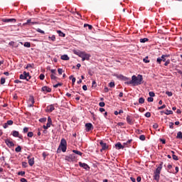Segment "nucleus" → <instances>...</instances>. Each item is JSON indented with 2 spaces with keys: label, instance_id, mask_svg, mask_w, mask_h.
Instances as JSON below:
<instances>
[{
  "label": "nucleus",
  "instance_id": "nucleus-45",
  "mask_svg": "<svg viewBox=\"0 0 182 182\" xmlns=\"http://www.w3.org/2000/svg\"><path fill=\"white\" fill-rule=\"evenodd\" d=\"M49 124H46V125H43V129H44L45 130H48V129H49Z\"/></svg>",
  "mask_w": 182,
  "mask_h": 182
},
{
  "label": "nucleus",
  "instance_id": "nucleus-14",
  "mask_svg": "<svg viewBox=\"0 0 182 182\" xmlns=\"http://www.w3.org/2000/svg\"><path fill=\"white\" fill-rule=\"evenodd\" d=\"M87 132H90V130H93V124L92 123H87L85 124Z\"/></svg>",
  "mask_w": 182,
  "mask_h": 182
},
{
  "label": "nucleus",
  "instance_id": "nucleus-24",
  "mask_svg": "<svg viewBox=\"0 0 182 182\" xmlns=\"http://www.w3.org/2000/svg\"><path fill=\"white\" fill-rule=\"evenodd\" d=\"M132 139H129L127 142H124L123 145L124 147H127L129 146V144H130V143H132Z\"/></svg>",
  "mask_w": 182,
  "mask_h": 182
},
{
  "label": "nucleus",
  "instance_id": "nucleus-25",
  "mask_svg": "<svg viewBox=\"0 0 182 182\" xmlns=\"http://www.w3.org/2000/svg\"><path fill=\"white\" fill-rule=\"evenodd\" d=\"M139 42H140L141 43H146V42H149V38H141V39L139 40Z\"/></svg>",
  "mask_w": 182,
  "mask_h": 182
},
{
  "label": "nucleus",
  "instance_id": "nucleus-36",
  "mask_svg": "<svg viewBox=\"0 0 182 182\" xmlns=\"http://www.w3.org/2000/svg\"><path fill=\"white\" fill-rule=\"evenodd\" d=\"M86 26H88V29L90 31H92L93 26H92V25H89V24H84V28H86Z\"/></svg>",
  "mask_w": 182,
  "mask_h": 182
},
{
  "label": "nucleus",
  "instance_id": "nucleus-55",
  "mask_svg": "<svg viewBox=\"0 0 182 182\" xmlns=\"http://www.w3.org/2000/svg\"><path fill=\"white\" fill-rule=\"evenodd\" d=\"M39 77H40V80H43L45 79V75L41 74L40 76H39Z\"/></svg>",
  "mask_w": 182,
  "mask_h": 182
},
{
  "label": "nucleus",
  "instance_id": "nucleus-6",
  "mask_svg": "<svg viewBox=\"0 0 182 182\" xmlns=\"http://www.w3.org/2000/svg\"><path fill=\"white\" fill-rule=\"evenodd\" d=\"M127 122L128 124H130L131 126L134 124V118L130 115H127Z\"/></svg>",
  "mask_w": 182,
  "mask_h": 182
},
{
  "label": "nucleus",
  "instance_id": "nucleus-44",
  "mask_svg": "<svg viewBox=\"0 0 182 182\" xmlns=\"http://www.w3.org/2000/svg\"><path fill=\"white\" fill-rule=\"evenodd\" d=\"M28 137H33V132H29L27 134Z\"/></svg>",
  "mask_w": 182,
  "mask_h": 182
},
{
  "label": "nucleus",
  "instance_id": "nucleus-23",
  "mask_svg": "<svg viewBox=\"0 0 182 182\" xmlns=\"http://www.w3.org/2000/svg\"><path fill=\"white\" fill-rule=\"evenodd\" d=\"M48 39L49 41H52V42H55L56 41V36L55 35L50 36Z\"/></svg>",
  "mask_w": 182,
  "mask_h": 182
},
{
  "label": "nucleus",
  "instance_id": "nucleus-21",
  "mask_svg": "<svg viewBox=\"0 0 182 182\" xmlns=\"http://www.w3.org/2000/svg\"><path fill=\"white\" fill-rule=\"evenodd\" d=\"M62 60H69V56L68 55H63L60 57Z\"/></svg>",
  "mask_w": 182,
  "mask_h": 182
},
{
  "label": "nucleus",
  "instance_id": "nucleus-61",
  "mask_svg": "<svg viewBox=\"0 0 182 182\" xmlns=\"http://www.w3.org/2000/svg\"><path fill=\"white\" fill-rule=\"evenodd\" d=\"M136 133H137L138 134H141V133H143V130L137 129L136 131Z\"/></svg>",
  "mask_w": 182,
  "mask_h": 182
},
{
  "label": "nucleus",
  "instance_id": "nucleus-2",
  "mask_svg": "<svg viewBox=\"0 0 182 182\" xmlns=\"http://www.w3.org/2000/svg\"><path fill=\"white\" fill-rule=\"evenodd\" d=\"M73 53L74 55H77L79 58H82V61L85 62V60H90V54L87 53L86 51H80V50H73Z\"/></svg>",
  "mask_w": 182,
  "mask_h": 182
},
{
  "label": "nucleus",
  "instance_id": "nucleus-41",
  "mask_svg": "<svg viewBox=\"0 0 182 182\" xmlns=\"http://www.w3.org/2000/svg\"><path fill=\"white\" fill-rule=\"evenodd\" d=\"M172 159H173V160H175L176 161H178V156H177L175 155V154H173V155H172Z\"/></svg>",
  "mask_w": 182,
  "mask_h": 182
},
{
  "label": "nucleus",
  "instance_id": "nucleus-3",
  "mask_svg": "<svg viewBox=\"0 0 182 182\" xmlns=\"http://www.w3.org/2000/svg\"><path fill=\"white\" fill-rule=\"evenodd\" d=\"M61 150L63 153H65L66 150H68V142L66 141V139H62L60 140V143L58 147V150Z\"/></svg>",
  "mask_w": 182,
  "mask_h": 182
},
{
  "label": "nucleus",
  "instance_id": "nucleus-11",
  "mask_svg": "<svg viewBox=\"0 0 182 182\" xmlns=\"http://www.w3.org/2000/svg\"><path fill=\"white\" fill-rule=\"evenodd\" d=\"M162 168H163V162H161L159 166L156 168V169L155 170V171L154 173L161 174Z\"/></svg>",
  "mask_w": 182,
  "mask_h": 182
},
{
  "label": "nucleus",
  "instance_id": "nucleus-50",
  "mask_svg": "<svg viewBox=\"0 0 182 182\" xmlns=\"http://www.w3.org/2000/svg\"><path fill=\"white\" fill-rule=\"evenodd\" d=\"M145 117H151V114L148 112L144 114Z\"/></svg>",
  "mask_w": 182,
  "mask_h": 182
},
{
  "label": "nucleus",
  "instance_id": "nucleus-15",
  "mask_svg": "<svg viewBox=\"0 0 182 182\" xmlns=\"http://www.w3.org/2000/svg\"><path fill=\"white\" fill-rule=\"evenodd\" d=\"M118 79H120L121 80H124V82L127 81V80H130V78L124 76L123 75H119L117 76Z\"/></svg>",
  "mask_w": 182,
  "mask_h": 182
},
{
  "label": "nucleus",
  "instance_id": "nucleus-31",
  "mask_svg": "<svg viewBox=\"0 0 182 182\" xmlns=\"http://www.w3.org/2000/svg\"><path fill=\"white\" fill-rule=\"evenodd\" d=\"M55 75H56V74H51V75H50V79H51V80H56V79H58V77H56Z\"/></svg>",
  "mask_w": 182,
  "mask_h": 182
},
{
  "label": "nucleus",
  "instance_id": "nucleus-56",
  "mask_svg": "<svg viewBox=\"0 0 182 182\" xmlns=\"http://www.w3.org/2000/svg\"><path fill=\"white\" fill-rule=\"evenodd\" d=\"M99 106H100V107H105V104L104 102H101L99 103Z\"/></svg>",
  "mask_w": 182,
  "mask_h": 182
},
{
  "label": "nucleus",
  "instance_id": "nucleus-46",
  "mask_svg": "<svg viewBox=\"0 0 182 182\" xmlns=\"http://www.w3.org/2000/svg\"><path fill=\"white\" fill-rule=\"evenodd\" d=\"M163 109H166V105H163L162 106L158 107V110H163Z\"/></svg>",
  "mask_w": 182,
  "mask_h": 182
},
{
  "label": "nucleus",
  "instance_id": "nucleus-10",
  "mask_svg": "<svg viewBox=\"0 0 182 182\" xmlns=\"http://www.w3.org/2000/svg\"><path fill=\"white\" fill-rule=\"evenodd\" d=\"M41 91L43 92V93H50L52 92V88L48 87V86H43L41 88Z\"/></svg>",
  "mask_w": 182,
  "mask_h": 182
},
{
  "label": "nucleus",
  "instance_id": "nucleus-34",
  "mask_svg": "<svg viewBox=\"0 0 182 182\" xmlns=\"http://www.w3.org/2000/svg\"><path fill=\"white\" fill-rule=\"evenodd\" d=\"M161 62L162 61V59H161V57H159L157 59H156V63H158V65H161Z\"/></svg>",
  "mask_w": 182,
  "mask_h": 182
},
{
  "label": "nucleus",
  "instance_id": "nucleus-39",
  "mask_svg": "<svg viewBox=\"0 0 182 182\" xmlns=\"http://www.w3.org/2000/svg\"><path fill=\"white\" fill-rule=\"evenodd\" d=\"M166 95H167V96H168V97H171V96H173V92H171L170 91H166Z\"/></svg>",
  "mask_w": 182,
  "mask_h": 182
},
{
  "label": "nucleus",
  "instance_id": "nucleus-47",
  "mask_svg": "<svg viewBox=\"0 0 182 182\" xmlns=\"http://www.w3.org/2000/svg\"><path fill=\"white\" fill-rule=\"evenodd\" d=\"M168 65H170V59L165 61L164 66H168Z\"/></svg>",
  "mask_w": 182,
  "mask_h": 182
},
{
  "label": "nucleus",
  "instance_id": "nucleus-8",
  "mask_svg": "<svg viewBox=\"0 0 182 182\" xmlns=\"http://www.w3.org/2000/svg\"><path fill=\"white\" fill-rule=\"evenodd\" d=\"M78 164L80 167H82L85 170H87V171H89V170H90V167L89 166V165L85 163L79 162Z\"/></svg>",
  "mask_w": 182,
  "mask_h": 182
},
{
  "label": "nucleus",
  "instance_id": "nucleus-1",
  "mask_svg": "<svg viewBox=\"0 0 182 182\" xmlns=\"http://www.w3.org/2000/svg\"><path fill=\"white\" fill-rule=\"evenodd\" d=\"M143 82V75H132V80L125 82V85H134V86H139V85H141Z\"/></svg>",
  "mask_w": 182,
  "mask_h": 182
},
{
  "label": "nucleus",
  "instance_id": "nucleus-17",
  "mask_svg": "<svg viewBox=\"0 0 182 182\" xmlns=\"http://www.w3.org/2000/svg\"><path fill=\"white\" fill-rule=\"evenodd\" d=\"M154 180H155L156 182L160 181V173L154 172Z\"/></svg>",
  "mask_w": 182,
  "mask_h": 182
},
{
  "label": "nucleus",
  "instance_id": "nucleus-27",
  "mask_svg": "<svg viewBox=\"0 0 182 182\" xmlns=\"http://www.w3.org/2000/svg\"><path fill=\"white\" fill-rule=\"evenodd\" d=\"M73 152H74L75 154H77L78 156H82L83 154V153L77 150H73Z\"/></svg>",
  "mask_w": 182,
  "mask_h": 182
},
{
  "label": "nucleus",
  "instance_id": "nucleus-37",
  "mask_svg": "<svg viewBox=\"0 0 182 182\" xmlns=\"http://www.w3.org/2000/svg\"><path fill=\"white\" fill-rule=\"evenodd\" d=\"M139 103L140 105H143V103H144V99L143 97H140V98L139 99Z\"/></svg>",
  "mask_w": 182,
  "mask_h": 182
},
{
  "label": "nucleus",
  "instance_id": "nucleus-60",
  "mask_svg": "<svg viewBox=\"0 0 182 182\" xmlns=\"http://www.w3.org/2000/svg\"><path fill=\"white\" fill-rule=\"evenodd\" d=\"M161 58H163L164 59V58H170V55H168V54L162 55H161Z\"/></svg>",
  "mask_w": 182,
  "mask_h": 182
},
{
  "label": "nucleus",
  "instance_id": "nucleus-48",
  "mask_svg": "<svg viewBox=\"0 0 182 182\" xmlns=\"http://www.w3.org/2000/svg\"><path fill=\"white\" fill-rule=\"evenodd\" d=\"M169 128L174 129V122H169Z\"/></svg>",
  "mask_w": 182,
  "mask_h": 182
},
{
  "label": "nucleus",
  "instance_id": "nucleus-63",
  "mask_svg": "<svg viewBox=\"0 0 182 182\" xmlns=\"http://www.w3.org/2000/svg\"><path fill=\"white\" fill-rule=\"evenodd\" d=\"M14 83H16V84H18V83H22V81H21V80H14Z\"/></svg>",
  "mask_w": 182,
  "mask_h": 182
},
{
  "label": "nucleus",
  "instance_id": "nucleus-57",
  "mask_svg": "<svg viewBox=\"0 0 182 182\" xmlns=\"http://www.w3.org/2000/svg\"><path fill=\"white\" fill-rule=\"evenodd\" d=\"M5 82H6L5 78L1 77V85H4L5 83Z\"/></svg>",
  "mask_w": 182,
  "mask_h": 182
},
{
  "label": "nucleus",
  "instance_id": "nucleus-52",
  "mask_svg": "<svg viewBox=\"0 0 182 182\" xmlns=\"http://www.w3.org/2000/svg\"><path fill=\"white\" fill-rule=\"evenodd\" d=\"M58 72L59 75H62V73H63V69L62 68H58Z\"/></svg>",
  "mask_w": 182,
  "mask_h": 182
},
{
  "label": "nucleus",
  "instance_id": "nucleus-64",
  "mask_svg": "<svg viewBox=\"0 0 182 182\" xmlns=\"http://www.w3.org/2000/svg\"><path fill=\"white\" fill-rule=\"evenodd\" d=\"M21 182H28V180H26V178H22L21 179Z\"/></svg>",
  "mask_w": 182,
  "mask_h": 182
},
{
  "label": "nucleus",
  "instance_id": "nucleus-38",
  "mask_svg": "<svg viewBox=\"0 0 182 182\" xmlns=\"http://www.w3.org/2000/svg\"><path fill=\"white\" fill-rule=\"evenodd\" d=\"M139 140H141V141H144V140H146V136L140 135Z\"/></svg>",
  "mask_w": 182,
  "mask_h": 182
},
{
  "label": "nucleus",
  "instance_id": "nucleus-62",
  "mask_svg": "<svg viewBox=\"0 0 182 182\" xmlns=\"http://www.w3.org/2000/svg\"><path fill=\"white\" fill-rule=\"evenodd\" d=\"M8 124H7V122H6V123H4V124H3V127H4V129H8Z\"/></svg>",
  "mask_w": 182,
  "mask_h": 182
},
{
  "label": "nucleus",
  "instance_id": "nucleus-29",
  "mask_svg": "<svg viewBox=\"0 0 182 182\" xmlns=\"http://www.w3.org/2000/svg\"><path fill=\"white\" fill-rule=\"evenodd\" d=\"M143 62L144 63H150V60L149 59V56H146L143 59Z\"/></svg>",
  "mask_w": 182,
  "mask_h": 182
},
{
  "label": "nucleus",
  "instance_id": "nucleus-28",
  "mask_svg": "<svg viewBox=\"0 0 182 182\" xmlns=\"http://www.w3.org/2000/svg\"><path fill=\"white\" fill-rule=\"evenodd\" d=\"M47 124L49 125V127H50V126H52V119L50 118V117H48Z\"/></svg>",
  "mask_w": 182,
  "mask_h": 182
},
{
  "label": "nucleus",
  "instance_id": "nucleus-35",
  "mask_svg": "<svg viewBox=\"0 0 182 182\" xmlns=\"http://www.w3.org/2000/svg\"><path fill=\"white\" fill-rule=\"evenodd\" d=\"M47 119L46 117L41 118L39 119L40 123H45L46 122Z\"/></svg>",
  "mask_w": 182,
  "mask_h": 182
},
{
  "label": "nucleus",
  "instance_id": "nucleus-33",
  "mask_svg": "<svg viewBox=\"0 0 182 182\" xmlns=\"http://www.w3.org/2000/svg\"><path fill=\"white\" fill-rule=\"evenodd\" d=\"M165 114H166V116H168V114H173V111L166 109V112H165Z\"/></svg>",
  "mask_w": 182,
  "mask_h": 182
},
{
  "label": "nucleus",
  "instance_id": "nucleus-42",
  "mask_svg": "<svg viewBox=\"0 0 182 182\" xmlns=\"http://www.w3.org/2000/svg\"><path fill=\"white\" fill-rule=\"evenodd\" d=\"M149 95L150 97H154V96H156V94L154 93V92H149Z\"/></svg>",
  "mask_w": 182,
  "mask_h": 182
},
{
  "label": "nucleus",
  "instance_id": "nucleus-16",
  "mask_svg": "<svg viewBox=\"0 0 182 182\" xmlns=\"http://www.w3.org/2000/svg\"><path fill=\"white\" fill-rule=\"evenodd\" d=\"M2 22L9 23V22H16V19L15 18H3Z\"/></svg>",
  "mask_w": 182,
  "mask_h": 182
},
{
  "label": "nucleus",
  "instance_id": "nucleus-30",
  "mask_svg": "<svg viewBox=\"0 0 182 182\" xmlns=\"http://www.w3.org/2000/svg\"><path fill=\"white\" fill-rule=\"evenodd\" d=\"M176 139H180L181 140H182V132H178L177 133Z\"/></svg>",
  "mask_w": 182,
  "mask_h": 182
},
{
  "label": "nucleus",
  "instance_id": "nucleus-19",
  "mask_svg": "<svg viewBox=\"0 0 182 182\" xmlns=\"http://www.w3.org/2000/svg\"><path fill=\"white\" fill-rule=\"evenodd\" d=\"M115 147H117L118 149V150H122L123 149H124V146L123 145H122V143L118 142L115 144Z\"/></svg>",
  "mask_w": 182,
  "mask_h": 182
},
{
  "label": "nucleus",
  "instance_id": "nucleus-40",
  "mask_svg": "<svg viewBox=\"0 0 182 182\" xmlns=\"http://www.w3.org/2000/svg\"><path fill=\"white\" fill-rule=\"evenodd\" d=\"M24 46L25 48H31V43L29 42L24 43Z\"/></svg>",
  "mask_w": 182,
  "mask_h": 182
},
{
  "label": "nucleus",
  "instance_id": "nucleus-26",
  "mask_svg": "<svg viewBox=\"0 0 182 182\" xmlns=\"http://www.w3.org/2000/svg\"><path fill=\"white\" fill-rule=\"evenodd\" d=\"M15 151H16V153H21V151H22V147H21V146H18L15 149Z\"/></svg>",
  "mask_w": 182,
  "mask_h": 182
},
{
  "label": "nucleus",
  "instance_id": "nucleus-32",
  "mask_svg": "<svg viewBox=\"0 0 182 182\" xmlns=\"http://www.w3.org/2000/svg\"><path fill=\"white\" fill-rule=\"evenodd\" d=\"M29 102H31V105H30L31 107H33V105L35 104V100L33 99V97L30 99Z\"/></svg>",
  "mask_w": 182,
  "mask_h": 182
},
{
  "label": "nucleus",
  "instance_id": "nucleus-7",
  "mask_svg": "<svg viewBox=\"0 0 182 182\" xmlns=\"http://www.w3.org/2000/svg\"><path fill=\"white\" fill-rule=\"evenodd\" d=\"M100 144L102 146L100 151H103V150H107V149H109V145H107L106 143H104L103 141H100Z\"/></svg>",
  "mask_w": 182,
  "mask_h": 182
},
{
  "label": "nucleus",
  "instance_id": "nucleus-20",
  "mask_svg": "<svg viewBox=\"0 0 182 182\" xmlns=\"http://www.w3.org/2000/svg\"><path fill=\"white\" fill-rule=\"evenodd\" d=\"M57 33H58L59 36H60L61 38H65V36H66V34H65L60 30L57 31Z\"/></svg>",
  "mask_w": 182,
  "mask_h": 182
},
{
  "label": "nucleus",
  "instance_id": "nucleus-43",
  "mask_svg": "<svg viewBox=\"0 0 182 182\" xmlns=\"http://www.w3.org/2000/svg\"><path fill=\"white\" fill-rule=\"evenodd\" d=\"M6 123H7V124H8L9 126H12V124H14V121H12V120H8V121L6 122Z\"/></svg>",
  "mask_w": 182,
  "mask_h": 182
},
{
  "label": "nucleus",
  "instance_id": "nucleus-9",
  "mask_svg": "<svg viewBox=\"0 0 182 182\" xmlns=\"http://www.w3.org/2000/svg\"><path fill=\"white\" fill-rule=\"evenodd\" d=\"M53 110H55L54 105H50L46 107V112H47V113H52V112H53Z\"/></svg>",
  "mask_w": 182,
  "mask_h": 182
},
{
  "label": "nucleus",
  "instance_id": "nucleus-5",
  "mask_svg": "<svg viewBox=\"0 0 182 182\" xmlns=\"http://www.w3.org/2000/svg\"><path fill=\"white\" fill-rule=\"evenodd\" d=\"M26 25H29V26H31V25H38V22L32 21V18H29L26 23H23V26H26Z\"/></svg>",
  "mask_w": 182,
  "mask_h": 182
},
{
  "label": "nucleus",
  "instance_id": "nucleus-13",
  "mask_svg": "<svg viewBox=\"0 0 182 182\" xmlns=\"http://www.w3.org/2000/svg\"><path fill=\"white\" fill-rule=\"evenodd\" d=\"M28 164L29 166H31V167H32V166H33V164H35V158H31V156H28Z\"/></svg>",
  "mask_w": 182,
  "mask_h": 182
},
{
  "label": "nucleus",
  "instance_id": "nucleus-59",
  "mask_svg": "<svg viewBox=\"0 0 182 182\" xmlns=\"http://www.w3.org/2000/svg\"><path fill=\"white\" fill-rule=\"evenodd\" d=\"M50 71L51 72L52 75H56V70L51 69Z\"/></svg>",
  "mask_w": 182,
  "mask_h": 182
},
{
  "label": "nucleus",
  "instance_id": "nucleus-49",
  "mask_svg": "<svg viewBox=\"0 0 182 182\" xmlns=\"http://www.w3.org/2000/svg\"><path fill=\"white\" fill-rule=\"evenodd\" d=\"M28 132H29V128L28 127H24L23 132V133H28Z\"/></svg>",
  "mask_w": 182,
  "mask_h": 182
},
{
  "label": "nucleus",
  "instance_id": "nucleus-54",
  "mask_svg": "<svg viewBox=\"0 0 182 182\" xmlns=\"http://www.w3.org/2000/svg\"><path fill=\"white\" fill-rule=\"evenodd\" d=\"M109 87H114V82H111L109 83Z\"/></svg>",
  "mask_w": 182,
  "mask_h": 182
},
{
  "label": "nucleus",
  "instance_id": "nucleus-18",
  "mask_svg": "<svg viewBox=\"0 0 182 182\" xmlns=\"http://www.w3.org/2000/svg\"><path fill=\"white\" fill-rule=\"evenodd\" d=\"M11 134L14 137H19V139H22V137L19 136V132L18 131H13Z\"/></svg>",
  "mask_w": 182,
  "mask_h": 182
},
{
  "label": "nucleus",
  "instance_id": "nucleus-51",
  "mask_svg": "<svg viewBox=\"0 0 182 182\" xmlns=\"http://www.w3.org/2000/svg\"><path fill=\"white\" fill-rule=\"evenodd\" d=\"M18 176H25V171H19L18 173Z\"/></svg>",
  "mask_w": 182,
  "mask_h": 182
},
{
  "label": "nucleus",
  "instance_id": "nucleus-53",
  "mask_svg": "<svg viewBox=\"0 0 182 182\" xmlns=\"http://www.w3.org/2000/svg\"><path fill=\"white\" fill-rule=\"evenodd\" d=\"M59 86H62V83L58 82V84L54 85L53 87L56 88V87H59Z\"/></svg>",
  "mask_w": 182,
  "mask_h": 182
},
{
  "label": "nucleus",
  "instance_id": "nucleus-58",
  "mask_svg": "<svg viewBox=\"0 0 182 182\" xmlns=\"http://www.w3.org/2000/svg\"><path fill=\"white\" fill-rule=\"evenodd\" d=\"M148 102H153L154 99L152 97H149L147 98Z\"/></svg>",
  "mask_w": 182,
  "mask_h": 182
},
{
  "label": "nucleus",
  "instance_id": "nucleus-22",
  "mask_svg": "<svg viewBox=\"0 0 182 182\" xmlns=\"http://www.w3.org/2000/svg\"><path fill=\"white\" fill-rule=\"evenodd\" d=\"M29 68H31V69H33L35 68V64L33 63H28L27 65L25 67V69H29Z\"/></svg>",
  "mask_w": 182,
  "mask_h": 182
},
{
  "label": "nucleus",
  "instance_id": "nucleus-12",
  "mask_svg": "<svg viewBox=\"0 0 182 182\" xmlns=\"http://www.w3.org/2000/svg\"><path fill=\"white\" fill-rule=\"evenodd\" d=\"M5 143L9 148L14 147V146H15V144H14V142L11 139H6L5 141Z\"/></svg>",
  "mask_w": 182,
  "mask_h": 182
},
{
  "label": "nucleus",
  "instance_id": "nucleus-4",
  "mask_svg": "<svg viewBox=\"0 0 182 182\" xmlns=\"http://www.w3.org/2000/svg\"><path fill=\"white\" fill-rule=\"evenodd\" d=\"M31 74H29V73H26V71H24L23 74H21L19 76V79L21 80H26L27 82L31 80Z\"/></svg>",
  "mask_w": 182,
  "mask_h": 182
}]
</instances>
